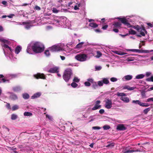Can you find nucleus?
Returning a JSON list of instances; mask_svg holds the SVG:
<instances>
[{
  "instance_id": "1",
  "label": "nucleus",
  "mask_w": 153,
  "mask_h": 153,
  "mask_svg": "<svg viewBox=\"0 0 153 153\" xmlns=\"http://www.w3.org/2000/svg\"><path fill=\"white\" fill-rule=\"evenodd\" d=\"M44 49V45L38 42H32L28 45L26 52L29 54H33V51L36 53H40Z\"/></svg>"
},
{
  "instance_id": "2",
  "label": "nucleus",
  "mask_w": 153,
  "mask_h": 153,
  "mask_svg": "<svg viewBox=\"0 0 153 153\" xmlns=\"http://www.w3.org/2000/svg\"><path fill=\"white\" fill-rule=\"evenodd\" d=\"M67 21L66 18L61 17L54 19L53 20V22L57 26L65 28L67 27Z\"/></svg>"
},
{
  "instance_id": "3",
  "label": "nucleus",
  "mask_w": 153,
  "mask_h": 153,
  "mask_svg": "<svg viewBox=\"0 0 153 153\" xmlns=\"http://www.w3.org/2000/svg\"><path fill=\"white\" fill-rule=\"evenodd\" d=\"M1 45L3 47V49L5 55H6V54H8L9 55L11 59H12L13 60H15L16 59V58L13 57L12 53L13 52V50L11 48L5 44H1Z\"/></svg>"
},
{
  "instance_id": "4",
  "label": "nucleus",
  "mask_w": 153,
  "mask_h": 153,
  "mask_svg": "<svg viewBox=\"0 0 153 153\" xmlns=\"http://www.w3.org/2000/svg\"><path fill=\"white\" fill-rule=\"evenodd\" d=\"M72 74L71 69L69 68H67L64 72L63 75V79L66 82H68L71 79Z\"/></svg>"
},
{
  "instance_id": "5",
  "label": "nucleus",
  "mask_w": 153,
  "mask_h": 153,
  "mask_svg": "<svg viewBox=\"0 0 153 153\" xmlns=\"http://www.w3.org/2000/svg\"><path fill=\"white\" fill-rule=\"evenodd\" d=\"M117 95L118 97H121L120 99L126 103H128L129 102V98L126 97H125L126 96V94L124 93H120L118 92L117 93Z\"/></svg>"
},
{
  "instance_id": "6",
  "label": "nucleus",
  "mask_w": 153,
  "mask_h": 153,
  "mask_svg": "<svg viewBox=\"0 0 153 153\" xmlns=\"http://www.w3.org/2000/svg\"><path fill=\"white\" fill-rule=\"evenodd\" d=\"M87 55L83 53L78 54L75 56L76 59L81 62L85 61L87 60Z\"/></svg>"
},
{
  "instance_id": "7",
  "label": "nucleus",
  "mask_w": 153,
  "mask_h": 153,
  "mask_svg": "<svg viewBox=\"0 0 153 153\" xmlns=\"http://www.w3.org/2000/svg\"><path fill=\"white\" fill-rule=\"evenodd\" d=\"M127 51H131L133 52L138 53H149L153 51V50H143L137 49H127Z\"/></svg>"
},
{
  "instance_id": "8",
  "label": "nucleus",
  "mask_w": 153,
  "mask_h": 153,
  "mask_svg": "<svg viewBox=\"0 0 153 153\" xmlns=\"http://www.w3.org/2000/svg\"><path fill=\"white\" fill-rule=\"evenodd\" d=\"M104 102H105V107L107 109H109L112 107V102L111 99L108 98H105Z\"/></svg>"
},
{
  "instance_id": "9",
  "label": "nucleus",
  "mask_w": 153,
  "mask_h": 153,
  "mask_svg": "<svg viewBox=\"0 0 153 153\" xmlns=\"http://www.w3.org/2000/svg\"><path fill=\"white\" fill-rule=\"evenodd\" d=\"M50 50L52 52H56L62 50V49L58 45H55L49 48Z\"/></svg>"
},
{
  "instance_id": "10",
  "label": "nucleus",
  "mask_w": 153,
  "mask_h": 153,
  "mask_svg": "<svg viewBox=\"0 0 153 153\" xmlns=\"http://www.w3.org/2000/svg\"><path fill=\"white\" fill-rule=\"evenodd\" d=\"M117 19H119L125 25H126L127 27H131V25L128 21L126 19L124 18H118Z\"/></svg>"
},
{
  "instance_id": "11",
  "label": "nucleus",
  "mask_w": 153,
  "mask_h": 153,
  "mask_svg": "<svg viewBox=\"0 0 153 153\" xmlns=\"http://www.w3.org/2000/svg\"><path fill=\"white\" fill-rule=\"evenodd\" d=\"M87 81H89L92 84V87L96 89L98 87L97 82H94L93 79L92 78H89L87 79Z\"/></svg>"
},
{
  "instance_id": "12",
  "label": "nucleus",
  "mask_w": 153,
  "mask_h": 153,
  "mask_svg": "<svg viewBox=\"0 0 153 153\" xmlns=\"http://www.w3.org/2000/svg\"><path fill=\"white\" fill-rule=\"evenodd\" d=\"M100 100H97L95 102V104L94 106L92 108V110H95L101 108V105H99L100 103Z\"/></svg>"
},
{
  "instance_id": "13",
  "label": "nucleus",
  "mask_w": 153,
  "mask_h": 153,
  "mask_svg": "<svg viewBox=\"0 0 153 153\" xmlns=\"http://www.w3.org/2000/svg\"><path fill=\"white\" fill-rule=\"evenodd\" d=\"M34 77L37 79L41 78L43 79H45L46 77L44 74L38 73L34 75Z\"/></svg>"
},
{
  "instance_id": "14",
  "label": "nucleus",
  "mask_w": 153,
  "mask_h": 153,
  "mask_svg": "<svg viewBox=\"0 0 153 153\" xmlns=\"http://www.w3.org/2000/svg\"><path fill=\"white\" fill-rule=\"evenodd\" d=\"M22 24L25 25V27L27 29H28L33 26L32 25V24L30 22L27 21L24 22H22Z\"/></svg>"
},
{
  "instance_id": "15",
  "label": "nucleus",
  "mask_w": 153,
  "mask_h": 153,
  "mask_svg": "<svg viewBox=\"0 0 153 153\" xmlns=\"http://www.w3.org/2000/svg\"><path fill=\"white\" fill-rule=\"evenodd\" d=\"M127 129V128L123 124H118L117 126L116 129L118 131H124Z\"/></svg>"
},
{
  "instance_id": "16",
  "label": "nucleus",
  "mask_w": 153,
  "mask_h": 153,
  "mask_svg": "<svg viewBox=\"0 0 153 153\" xmlns=\"http://www.w3.org/2000/svg\"><path fill=\"white\" fill-rule=\"evenodd\" d=\"M47 71L48 72L52 73H58L59 71V68L56 67H54L50 68L49 70Z\"/></svg>"
},
{
  "instance_id": "17",
  "label": "nucleus",
  "mask_w": 153,
  "mask_h": 153,
  "mask_svg": "<svg viewBox=\"0 0 153 153\" xmlns=\"http://www.w3.org/2000/svg\"><path fill=\"white\" fill-rule=\"evenodd\" d=\"M133 78V76L131 75H128L124 76L122 79L123 81H127L131 80Z\"/></svg>"
},
{
  "instance_id": "18",
  "label": "nucleus",
  "mask_w": 153,
  "mask_h": 153,
  "mask_svg": "<svg viewBox=\"0 0 153 153\" xmlns=\"http://www.w3.org/2000/svg\"><path fill=\"white\" fill-rule=\"evenodd\" d=\"M8 93L10 94L9 97L12 100H15L18 99V97L15 94L13 93H11L9 92Z\"/></svg>"
},
{
  "instance_id": "19",
  "label": "nucleus",
  "mask_w": 153,
  "mask_h": 153,
  "mask_svg": "<svg viewBox=\"0 0 153 153\" xmlns=\"http://www.w3.org/2000/svg\"><path fill=\"white\" fill-rule=\"evenodd\" d=\"M121 25V23L120 22H114L113 24L114 28H120Z\"/></svg>"
},
{
  "instance_id": "20",
  "label": "nucleus",
  "mask_w": 153,
  "mask_h": 153,
  "mask_svg": "<svg viewBox=\"0 0 153 153\" xmlns=\"http://www.w3.org/2000/svg\"><path fill=\"white\" fill-rule=\"evenodd\" d=\"M22 89L21 87L19 86H16L13 88V90L15 92H18Z\"/></svg>"
},
{
  "instance_id": "21",
  "label": "nucleus",
  "mask_w": 153,
  "mask_h": 153,
  "mask_svg": "<svg viewBox=\"0 0 153 153\" xmlns=\"http://www.w3.org/2000/svg\"><path fill=\"white\" fill-rule=\"evenodd\" d=\"M22 49V47L19 46H17L15 48V53L16 54H18L21 51Z\"/></svg>"
},
{
  "instance_id": "22",
  "label": "nucleus",
  "mask_w": 153,
  "mask_h": 153,
  "mask_svg": "<svg viewBox=\"0 0 153 153\" xmlns=\"http://www.w3.org/2000/svg\"><path fill=\"white\" fill-rule=\"evenodd\" d=\"M145 28L144 27L141 28V30L140 31H139L138 32L140 33V35L143 36H144L145 35L144 32H146Z\"/></svg>"
},
{
  "instance_id": "23",
  "label": "nucleus",
  "mask_w": 153,
  "mask_h": 153,
  "mask_svg": "<svg viewBox=\"0 0 153 153\" xmlns=\"http://www.w3.org/2000/svg\"><path fill=\"white\" fill-rule=\"evenodd\" d=\"M41 95V94L39 92H38L34 94L32 97L31 99H34L39 97Z\"/></svg>"
},
{
  "instance_id": "24",
  "label": "nucleus",
  "mask_w": 153,
  "mask_h": 153,
  "mask_svg": "<svg viewBox=\"0 0 153 153\" xmlns=\"http://www.w3.org/2000/svg\"><path fill=\"white\" fill-rule=\"evenodd\" d=\"M102 81L103 84H108L109 83V81L108 78H102Z\"/></svg>"
},
{
  "instance_id": "25",
  "label": "nucleus",
  "mask_w": 153,
  "mask_h": 153,
  "mask_svg": "<svg viewBox=\"0 0 153 153\" xmlns=\"http://www.w3.org/2000/svg\"><path fill=\"white\" fill-rule=\"evenodd\" d=\"M0 41L1 42L5 43L8 44H10V42L7 40L3 38H0Z\"/></svg>"
},
{
  "instance_id": "26",
  "label": "nucleus",
  "mask_w": 153,
  "mask_h": 153,
  "mask_svg": "<svg viewBox=\"0 0 153 153\" xmlns=\"http://www.w3.org/2000/svg\"><path fill=\"white\" fill-rule=\"evenodd\" d=\"M114 52L115 53L119 55H123L127 54V53H124L123 52H121L120 51H115Z\"/></svg>"
},
{
  "instance_id": "27",
  "label": "nucleus",
  "mask_w": 153,
  "mask_h": 153,
  "mask_svg": "<svg viewBox=\"0 0 153 153\" xmlns=\"http://www.w3.org/2000/svg\"><path fill=\"white\" fill-rule=\"evenodd\" d=\"M4 76L2 75H0V83L2 82H5L7 81L9 82V80H7L4 78Z\"/></svg>"
},
{
  "instance_id": "28",
  "label": "nucleus",
  "mask_w": 153,
  "mask_h": 153,
  "mask_svg": "<svg viewBox=\"0 0 153 153\" xmlns=\"http://www.w3.org/2000/svg\"><path fill=\"white\" fill-rule=\"evenodd\" d=\"M145 76L144 74H141L137 75L135 78V79H140L143 78Z\"/></svg>"
},
{
  "instance_id": "29",
  "label": "nucleus",
  "mask_w": 153,
  "mask_h": 153,
  "mask_svg": "<svg viewBox=\"0 0 153 153\" xmlns=\"http://www.w3.org/2000/svg\"><path fill=\"white\" fill-rule=\"evenodd\" d=\"M84 43V42H81L78 44L76 46V48H80L82 47L83 44Z\"/></svg>"
},
{
  "instance_id": "30",
  "label": "nucleus",
  "mask_w": 153,
  "mask_h": 153,
  "mask_svg": "<svg viewBox=\"0 0 153 153\" xmlns=\"http://www.w3.org/2000/svg\"><path fill=\"white\" fill-rule=\"evenodd\" d=\"M138 150H125L124 152L123 153H132L134 152H138Z\"/></svg>"
},
{
  "instance_id": "31",
  "label": "nucleus",
  "mask_w": 153,
  "mask_h": 153,
  "mask_svg": "<svg viewBox=\"0 0 153 153\" xmlns=\"http://www.w3.org/2000/svg\"><path fill=\"white\" fill-rule=\"evenodd\" d=\"M89 25L90 27L94 28H96L98 26V24L94 23H90Z\"/></svg>"
},
{
  "instance_id": "32",
  "label": "nucleus",
  "mask_w": 153,
  "mask_h": 153,
  "mask_svg": "<svg viewBox=\"0 0 153 153\" xmlns=\"http://www.w3.org/2000/svg\"><path fill=\"white\" fill-rule=\"evenodd\" d=\"M123 89H128L129 90L131 91L134 89V87H130L129 86L126 85L125 86L123 87Z\"/></svg>"
},
{
  "instance_id": "33",
  "label": "nucleus",
  "mask_w": 153,
  "mask_h": 153,
  "mask_svg": "<svg viewBox=\"0 0 153 153\" xmlns=\"http://www.w3.org/2000/svg\"><path fill=\"white\" fill-rule=\"evenodd\" d=\"M22 97L23 98L25 99H28L29 97V95L26 93L23 94H22Z\"/></svg>"
},
{
  "instance_id": "34",
  "label": "nucleus",
  "mask_w": 153,
  "mask_h": 153,
  "mask_svg": "<svg viewBox=\"0 0 153 153\" xmlns=\"http://www.w3.org/2000/svg\"><path fill=\"white\" fill-rule=\"evenodd\" d=\"M18 118V116L15 114H12L11 115V118L13 120H16Z\"/></svg>"
},
{
  "instance_id": "35",
  "label": "nucleus",
  "mask_w": 153,
  "mask_h": 153,
  "mask_svg": "<svg viewBox=\"0 0 153 153\" xmlns=\"http://www.w3.org/2000/svg\"><path fill=\"white\" fill-rule=\"evenodd\" d=\"M151 110V108L149 107L147 108L144 109L143 111V113L145 114H147L148 112L149 111Z\"/></svg>"
},
{
  "instance_id": "36",
  "label": "nucleus",
  "mask_w": 153,
  "mask_h": 153,
  "mask_svg": "<svg viewBox=\"0 0 153 153\" xmlns=\"http://www.w3.org/2000/svg\"><path fill=\"white\" fill-rule=\"evenodd\" d=\"M132 27L133 28L136 30L138 32L139 31H140V30H141V27H140V26L138 25L136 26H134Z\"/></svg>"
},
{
  "instance_id": "37",
  "label": "nucleus",
  "mask_w": 153,
  "mask_h": 153,
  "mask_svg": "<svg viewBox=\"0 0 153 153\" xmlns=\"http://www.w3.org/2000/svg\"><path fill=\"white\" fill-rule=\"evenodd\" d=\"M132 103L136 104H138L140 106L141 102L139 100H133L132 101Z\"/></svg>"
},
{
  "instance_id": "38",
  "label": "nucleus",
  "mask_w": 153,
  "mask_h": 153,
  "mask_svg": "<svg viewBox=\"0 0 153 153\" xmlns=\"http://www.w3.org/2000/svg\"><path fill=\"white\" fill-rule=\"evenodd\" d=\"M24 115L25 116H31L32 115V114L29 112H25L24 113Z\"/></svg>"
},
{
  "instance_id": "39",
  "label": "nucleus",
  "mask_w": 153,
  "mask_h": 153,
  "mask_svg": "<svg viewBox=\"0 0 153 153\" xmlns=\"http://www.w3.org/2000/svg\"><path fill=\"white\" fill-rule=\"evenodd\" d=\"M97 55L96 56L97 58H99L102 55V53L99 51H97Z\"/></svg>"
},
{
  "instance_id": "40",
  "label": "nucleus",
  "mask_w": 153,
  "mask_h": 153,
  "mask_svg": "<svg viewBox=\"0 0 153 153\" xmlns=\"http://www.w3.org/2000/svg\"><path fill=\"white\" fill-rule=\"evenodd\" d=\"M19 108V106L18 105H15L12 107V109L13 111H14L17 109H18Z\"/></svg>"
},
{
  "instance_id": "41",
  "label": "nucleus",
  "mask_w": 153,
  "mask_h": 153,
  "mask_svg": "<svg viewBox=\"0 0 153 153\" xmlns=\"http://www.w3.org/2000/svg\"><path fill=\"white\" fill-rule=\"evenodd\" d=\"M149 105L148 103H143L142 102L140 105V106L145 107H147L149 106Z\"/></svg>"
},
{
  "instance_id": "42",
  "label": "nucleus",
  "mask_w": 153,
  "mask_h": 153,
  "mask_svg": "<svg viewBox=\"0 0 153 153\" xmlns=\"http://www.w3.org/2000/svg\"><path fill=\"white\" fill-rule=\"evenodd\" d=\"M104 130H108L110 128V127L108 125H105L103 127Z\"/></svg>"
},
{
  "instance_id": "43",
  "label": "nucleus",
  "mask_w": 153,
  "mask_h": 153,
  "mask_svg": "<svg viewBox=\"0 0 153 153\" xmlns=\"http://www.w3.org/2000/svg\"><path fill=\"white\" fill-rule=\"evenodd\" d=\"M95 115L90 116L89 117V119H91V120H90L89 121V122H90L91 121H94V120L95 119Z\"/></svg>"
},
{
  "instance_id": "44",
  "label": "nucleus",
  "mask_w": 153,
  "mask_h": 153,
  "mask_svg": "<svg viewBox=\"0 0 153 153\" xmlns=\"http://www.w3.org/2000/svg\"><path fill=\"white\" fill-rule=\"evenodd\" d=\"M146 80L148 82H153V76H152L150 78H148L146 79Z\"/></svg>"
},
{
  "instance_id": "45",
  "label": "nucleus",
  "mask_w": 153,
  "mask_h": 153,
  "mask_svg": "<svg viewBox=\"0 0 153 153\" xmlns=\"http://www.w3.org/2000/svg\"><path fill=\"white\" fill-rule=\"evenodd\" d=\"M80 81V79H78L77 77H74L73 81L74 82H78Z\"/></svg>"
},
{
  "instance_id": "46",
  "label": "nucleus",
  "mask_w": 153,
  "mask_h": 153,
  "mask_svg": "<svg viewBox=\"0 0 153 153\" xmlns=\"http://www.w3.org/2000/svg\"><path fill=\"white\" fill-rule=\"evenodd\" d=\"M129 33L130 34H131L135 35L136 34V32L132 29H131L129 31Z\"/></svg>"
},
{
  "instance_id": "47",
  "label": "nucleus",
  "mask_w": 153,
  "mask_h": 153,
  "mask_svg": "<svg viewBox=\"0 0 153 153\" xmlns=\"http://www.w3.org/2000/svg\"><path fill=\"white\" fill-rule=\"evenodd\" d=\"M97 82L98 86H99L100 87H101L103 86V84L102 80L101 81H99Z\"/></svg>"
},
{
  "instance_id": "48",
  "label": "nucleus",
  "mask_w": 153,
  "mask_h": 153,
  "mask_svg": "<svg viewBox=\"0 0 153 153\" xmlns=\"http://www.w3.org/2000/svg\"><path fill=\"white\" fill-rule=\"evenodd\" d=\"M90 82L89 81H87L85 82L84 83V84L85 86H86L89 87L91 86V84L90 83Z\"/></svg>"
},
{
  "instance_id": "49",
  "label": "nucleus",
  "mask_w": 153,
  "mask_h": 153,
  "mask_svg": "<svg viewBox=\"0 0 153 153\" xmlns=\"http://www.w3.org/2000/svg\"><path fill=\"white\" fill-rule=\"evenodd\" d=\"M110 81L113 82H115L117 80V79L115 77H111L110 79Z\"/></svg>"
},
{
  "instance_id": "50",
  "label": "nucleus",
  "mask_w": 153,
  "mask_h": 153,
  "mask_svg": "<svg viewBox=\"0 0 153 153\" xmlns=\"http://www.w3.org/2000/svg\"><path fill=\"white\" fill-rule=\"evenodd\" d=\"M102 69V67L100 66H95V71H100Z\"/></svg>"
},
{
  "instance_id": "51",
  "label": "nucleus",
  "mask_w": 153,
  "mask_h": 153,
  "mask_svg": "<svg viewBox=\"0 0 153 153\" xmlns=\"http://www.w3.org/2000/svg\"><path fill=\"white\" fill-rule=\"evenodd\" d=\"M71 86L73 88H76L77 86L78 85L75 82H73L71 84Z\"/></svg>"
},
{
  "instance_id": "52",
  "label": "nucleus",
  "mask_w": 153,
  "mask_h": 153,
  "mask_svg": "<svg viewBox=\"0 0 153 153\" xmlns=\"http://www.w3.org/2000/svg\"><path fill=\"white\" fill-rule=\"evenodd\" d=\"M45 54L47 56H49L50 55V52L48 50H47L45 51L44 52Z\"/></svg>"
},
{
  "instance_id": "53",
  "label": "nucleus",
  "mask_w": 153,
  "mask_h": 153,
  "mask_svg": "<svg viewBox=\"0 0 153 153\" xmlns=\"http://www.w3.org/2000/svg\"><path fill=\"white\" fill-rule=\"evenodd\" d=\"M53 13H57L59 12V10L55 8H53L52 9Z\"/></svg>"
},
{
  "instance_id": "54",
  "label": "nucleus",
  "mask_w": 153,
  "mask_h": 153,
  "mask_svg": "<svg viewBox=\"0 0 153 153\" xmlns=\"http://www.w3.org/2000/svg\"><path fill=\"white\" fill-rule=\"evenodd\" d=\"M79 3L82 4V5L83 6V8H84L85 5V3L84 0H81L80 2Z\"/></svg>"
},
{
  "instance_id": "55",
  "label": "nucleus",
  "mask_w": 153,
  "mask_h": 153,
  "mask_svg": "<svg viewBox=\"0 0 153 153\" xmlns=\"http://www.w3.org/2000/svg\"><path fill=\"white\" fill-rule=\"evenodd\" d=\"M8 76H9L8 77H10V78H15L16 76L15 74H10L8 75Z\"/></svg>"
},
{
  "instance_id": "56",
  "label": "nucleus",
  "mask_w": 153,
  "mask_h": 153,
  "mask_svg": "<svg viewBox=\"0 0 153 153\" xmlns=\"http://www.w3.org/2000/svg\"><path fill=\"white\" fill-rule=\"evenodd\" d=\"M141 95L143 97H146L145 92L144 91H142L141 92Z\"/></svg>"
},
{
  "instance_id": "57",
  "label": "nucleus",
  "mask_w": 153,
  "mask_h": 153,
  "mask_svg": "<svg viewBox=\"0 0 153 153\" xmlns=\"http://www.w3.org/2000/svg\"><path fill=\"white\" fill-rule=\"evenodd\" d=\"M92 129L95 130H99L101 128L98 126H94L92 128Z\"/></svg>"
},
{
  "instance_id": "58",
  "label": "nucleus",
  "mask_w": 153,
  "mask_h": 153,
  "mask_svg": "<svg viewBox=\"0 0 153 153\" xmlns=\"http://www.w3.org/2000/svg\"><path fill=\"white\" fill-rule=\"evenodd\" d=\"M76 4L78 5L79 8V7H82L83 8V6L82 5L81 3H76Z\"/></svg>"
},
{
  "instance_id": "59",
  "label": "nucleus",
  "mask_w": 153,
  "mask_h": 153,
  "mask_svg": "<svg viewBox=\"0 0 153 153\" xmlns=\"http://www.w3.org/2000/svg\"><path fill=\"white\" fill-rule=\"evenodd\" d=\"M150 101L153 102V97L149 98L146 100V102H150Z\"/></svg>"
},
{
  "instance_id": "60",
  "label": "nucleus",
  "mask_w": 153,
  "mask_h": 153,
  "mask_svg": "<svg viewBox=\"0 0 153 153\" xmlns=\"http://www.w3.org/2000/svg\"><path fill=\"white\" fill-rule=\"evenodd\" d=\"M151 74V73L150 72H146V75L147 77H148Z\"/></svg>"
},
{
  "instance_id": "61",
  "label": "nucleus",
  "mask_w": 153,
  "mask_h": 153,
  "mask_svg": "<svg viewBox=\"0 0 153 153\" xmlns=\"http://www.w3.org/2000/svg\"><path fill=\"white\" fill-rule=\"evenodd\" d=\"M35 9L38 10H39L41 9V8L39 7L36 5L35 7Z\"/></svg>"
},
{
  "instance_id": "62",
  "label": "nucleus",
  "mask_w": 153,
  "mask_h": 153,
  "mask_svg": "<svg viewBox=\"0 0 153 153\" xmlns=\"http://www.w3.org/2000/svg\"><path fill=\"white\" fill-rule=\"evenodd\" d=\"M6 107L8 109H10V104L9 103H7L6 105Z\"/></svg>"
},
{
  "instance_id": "63",
  "label": "nucleus",
  "mask_w": 153,
  "mask_h": 153,
  "mask_svg": "<svg viewBox=\"0 0 153 153\" xmlns=\"http://www.w3.org/2000/svg\"><path fill=\"white\" fill-rule=\"evenodd\" d=\"M108 25H105L103 26L102 27V29L105 30H106L107 28L108 27Z\"/></svg>"
},
{
  "instance_id": "64",
  "label": "nucleus",
  "mask_w": 153,
  "mask_h": 153,
  "mask_svg": "<svg viewBox=\"0 0 153 153\" xmlns=\"http://www.w3.org/2000/svg\"><path fill=\"white\" fill-rule=\"evenodd\" d=\"M46 117L47 118H48L49 119V120H52V117L51 116H49L48 114L46 115Z\"/></svg>"
}]
</instances>
